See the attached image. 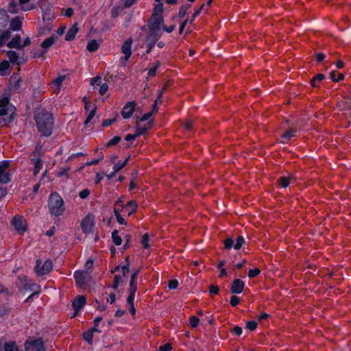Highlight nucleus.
Instances as JSON below:
<instances>
[{"label":"nucleus","mask_w":351,"mask_h":351,"mask_svg":"<svg viewBox=\"0 0 351 351\" xmlns=\"http://www.w3.org/2000/svg\"><path fill=\"white\" fill-rule=\"evenodd\" d=\"M34 119L40 136L49 137L53 134L54 118L51 112L45 108H36L34 111Z\"/></svg>","instance_id":"obj_1"},{"label":"nucleus","mask_w":351,"mask_h":351,"mask_svg":"<svg viewBox=\"0 0 351 351\" xmlns=\"http://www.w3.org/2000/svg\"><path fill=\"white\" fill-rule=\"evenodd\" d=\"M48 208L49 213L53 216L60 217L63 215L65 207L63 199L58 193L53 192L49 195Z\"/></svg>","instance_id":"obj_2"},{"label":"nucleus","mask_w":351,"mask_h":351,"mask_svg":"<svg viewBox=\"0 0 351 351\" xmlns=\"http://www.w3.org/2000/svg\"><path fill=\"white\" fill-rule=\"evenodd\" d=\"M164 25V17L162 14H152L148 20L147 26L152 32H159L161 27Z\"/></svg>","instance_id":"obj_3"},{"label":"nucleus","mask_w":351,"mask_h":351,"mask_svg":"<svg viewBox=\"0 0 351 351\" xmlns=\"http://www.w3.org/2000/svg\"><path fill=\"white\" fill-rule=\"evenodd\" d=\"M19 279L21 281V287H19V289L22 291H41L40 286L35 282H33L32 280L28 278L26 276H20L19 277Z\"/></svg>","instance_id":"obj_4"},{"label":"nucleus","mask_w":351,"mask_h":351,"mask_svg":"<svg viewBox=\"0 0 351 351\" xmlns=\"http://www.w3.org/2000/svg\"><path fill=\"white\" fill-rule=\"evenodd\" d=\"M41 262L40 260L36 261L35 266V271L38 276H42L49 274L53 268V263L50 259L46 260L40 266Z\"/></svg>","instance_id":"obj_5"},{"label":"nucleus","mask_w":351,"mask_h":351,"mask_svg":"<svg viewBox=\"0 0 351 351\" xmlns=\"http://www.w3.org/2000/svg\"><path fill=\"white\" fill-rule=\"evenodd\" d=\"M12 225L14 227L15 230L20 235L24 234V233L27 230L25 220L22 216H14L12 220Z\"/></svg>","instance_id":"obj_6"},{"label":"nucleus","mask_w":351,"mask_h":351,"mask_svg":"<svg viewBox=\"0 0 351 351\" xmlns=\"http://www.w3.org/2000/svg\"><path fill=\"white\" fill-rule=\"evenodd\" d=\"M161 34L160 32H150L149 34L146 36L145 43H146V53H150L153 48L154 47L157 41L160 38Z\"/></svg>","instance_id":"obj_7"},{"label":"nucleus","mask_w":351,"mask_h":351,"mask_svg":"<svg viewBox=\"0 0 351 351\" xmlns=\"http://www.w3.org/2000/svg\"><path fill=\"white\" fill-rule=\"evenodd\" d=\"M80 226L84 233L90 234L93 232L95 222L91 215H87L82 219Z\"/></svg>","instance_id":"obj_8"},{"label":"nucleus","mask_w":351,"mask_h":351,"mask_svg":"<svg viewBox=\"0 0 351 351\" xmlns=\"http://www.w3.org/2000/svg\"><path fill=\"white\" fill-rule=\"evenodd\" d=\"M245 243V240L243 236H239L237 238L236 242L234 243L232 238H228L223 241L224 248L226 250H230L234 248V250H239Z\"/></svg>","instance_id":"obj_9"},{"label":"nucleus","mask_w":351,"mask_h":351,"mask_svg":"<svg viewBox=\"0 0 351 351\" xmlns=\"http://www.w3.org/2000/svg\"><path fill=\"white\" fill-rule=\"evenodd\" d=\"M10 161L5 160L0 162V183L8 184L11 181V174L8 172H5V170L8 168Z\"/></svg>","instance_id":"obj_10"},{"label":"nucleus","mask_w":351,"mask_h":351,"mask_svg":"<svg viewBox=\"0 0 351 351\" xmlns=\"http://www.w3.org/2000/svg\"><path fill=\"white\" fill-rule=\"evenodd\" d=\"M32 347L35 348L34 351H45L44 348L43 340L39 337L34 340H27L24 343L25 351H28Z\"/></svg>","instance_id":"obj_11"},{"label":"nucleus","mask_w":351,"mask_h":351,"mask_svg":"<svg viewBox=\"0 0 351 351\" xmlns=\"http://www.w3.org/2000/svg\"><path fill=\"white\" fill-rule=\"evenodd\" d=\"M90 274L88 271H75L73 277L76 284L80 286L86 285L90 278Z\"/></svg>","instance_id":"obj_12"},{"label":"nucleus","mask_w":351,"mask_h":351,"mask_svg":"<svg viewBox=\"0 0 351 351\" xmlns=\"http://www.w3.org/2000/svg\"><path fill=\"white\" fill-rule=\"evenodd\" d=\"M86 303V299L84 295H78L75 298L72 302V308L74 310L73 317L77 316V313L82 310Z\"/></svg>","instance_id":"obj_13"},{"label":"nucleus","mask_w":351,"mask_h":351,"mask_svg":"<svg viewBox=\"0 0 351 351\" xmlns=\"http://www.w3.org/2000/svg\"><path fill=\"white\" fill-rule=\"evenodd\" d=\"M136 106V103L134 101L127 102L123 107L121 112L122 117L124 119H130L135 110Z\"/></svg>","instance_id":"obj_14"},{"label":"nucleus","mask_w":351,"mask_h":351,"mask_svg":"<svg viewBox=\"0 0 351 351\" xmlns=\"http://www.w3.org/2000/svg\"><path fill=\"white\" fill-rule=\"evenodd\" d=\"M297 180L296 177L293 173H289L287 176H280L277 180V183L280 186L281 188L286 189L291 184L295 183Z\"/></svg>","instance_id":"obj_15"},{"label":"nucleus","mask_w":351,"mask_h":351,"mask_svg":"<svg viewBox=\"0 0 351 351\" xmlns=\"http://www.w3.org/2000/svg\"><path fill=\"white\" fill-rule=\"evenodd\" d=\"M132 38L131 37L126 39L122 46H121V52L124 54V60H128L132 55Z\"/></svg>","instance_id":"obj_16"},{"label":"nucleus","mask_w":351,"mask_h":351,"mask_svg":"<svg viewBox=\"0 0 351 351\" xmlns=\"http://www.w3.org/2000/svg\"><path fill=\"white\" fill-rule=\"evenodd\" d=\"M245 287V282L241 279H235L232 281L230 286V293L232 294H240Z\"/></svg>","instance_id":"obj_17"},{"label":"nucleus","mask_w":351,"mask_h":351,"mask_svg":"<svg viewBox=\"0 0 351 351\" xmlns=\"http://www.w3.org/2000/svg\"><path fill=\"white\" fill-rule=\"evenodd\" d=\"M121 269L123 277H126L130 273V260L129 256L125 258V263L123 265H117L114 269L111 270V273L118 272Z\"/></svg>","instance_id":"obj_18"},{"label":"nucleus","mask_w":351,"mask_h":351,"mask_svg":"<svg viewBox=\"0 0 351 351\" xmlns=\"http://www.w3.org/2000/svg\"><path fill=\"white\" fill-rule=\"evenodd\" d=\"M10 21V17L7 13V11L1 9L0 10V30L8 29V25Z\"/></svg>","instance_id":"obj_19"},{"label":"nucleus","mask_w":351,"mask_h":351,"mask_svg":"<svg viewBox=\"0 0 351 351\" xmlns=\"http://www.w3.org/2000/svg\"><path fill=\"white\" fill-rule=\"evenodd\" d=\"M77 23H74L68 30L65 36V40L73 41L75 40L77 33L78 32Z\"/></svg>","instance_id":"obj_20"},{"label":"nucleus","mask_w":351,"mask_h":351,"mask_svg":"<svg viewBox=\"0 0 351 351\" xmlns=\"http://www.w3.org/2000/svg\"><path fill=\"white\" fill-rule=\"evenodd\" d=\"M30 162L32 165H34L33 174L34 176H36L43 167V160L41 158H32L30 159Z\"/></svg>","instance_id":"obj_21"},{"label":"nucleus","mask_w":351,"mask_h":351,"mask_svg":"<svg viewBox=\"0 0 351 351\" xmlns=\"http://www.w3.org/2000/svg\"><path fill=\"white\" fill-rule=\"evenodd\" d=\"M7 46L10 49L15 48L19 50L22 49L23 46H21V36L19 34L16 35L9 43H8Z\"/></svg>","instance_id":"obj_22"},{"label":"nucleus","mask_w":351,"mask_h":351,"mask_svg":"<svg viewBox=\"0 0 351 351\" xmlns=\"http://www.w3.org/2000/svg\"><path fill=\"white\" fill-rule=\"evenodd\" d=\"M140 271H141L140 269H136L134 270L132 274H131L130 283H129V285H130L129 289L132 290V289H134V290L137 291L138 286H137L136 280H137L138 275L140 273Z\"/></svg>","instance_id":"obj_23"},{"label":"nucleus","mask_w":351,"mask_h":351,"mask_svg":"<svg viewBox=\"0 0 351 351\" xmlns=\"http://www.w3.org/2000/svg\"><path fill=\"white\" fill-rule=\"evenodd\" d=\"M295 136H296V130H293L292 128H289V130L285 131L283 134H282L281 142L282 143H287L291 138L295 137Z\"/></svg>","instance_id":"obj_24"},{"label":"nucleus","mask_w":351,"mask_h":351,"mask_svg":"<svg viewBox=\"0 0 351 351\" xmlns=\"http://www.w3.org/2000/svg\"><path fill=\"white\" fill-rule=\"evenodd\" d=\"M10 62L4 60L0 62V75L6 76L10 73Z\"/></svg>","instance_id":"obj_25"},{"label":"nucleus","mask_w":351,"mask_h":351,"mask_svg":"<svg viewBox=\"0 0 351 351\" xmlns=\"http://www.w3.org/2000/svg\"><path fill=\"white\" fill-rule=\"evenodd\" d=\"M58 40V36L53 35L50 37L47 38L41 43V47L43 49L46 50L52 46Z\"/></svg>","instance_id":"obj_26"},{"label":"nucleus","mask_w":351,"mask_h":351,"mask_svg":"<svg viewBox=\"0 0 351 351\" xmlns=\"http://www.w3.org/2000/svg\"><path fill=\"white\" fill-rule=\"evenodd\" d=\"M11 36L10 29L0 30V48L3 47Z\"/></svg>","instance_id":"obj_27"},{"label":"nucleus","mask_w":351,"mask_h":351,"mask_svg":"<svg viewBox=\"0 0 351 351\" xmlns=\"http://www.w3.org/2000/svg\"><path fill=\"white\" fill-rule=\"evenodd\" d=\"M10 30L12 29L13 31H19L21 29L22 27V21L19 17H15L10 21Z\"/></svg>","instance_id":"obj_28"},{"label":"nucleus","mask_w":351,"mask_h":351,"mask_svg":"<svg viewBox=\"0 0 351 351\" xmlns=\"http://www.w3.org/2000/svg\"><path fill=\"white\" fill-rule=\"evenodd\" d=\"M128 206H132V210L128 212V216H130L134 213L138 208V204L136 201L130 200L125 205L122 206L121 211L128 210Z\"/></svg>","instance_id":"obj_29"},{"label":"nucleus","mask_w":351,"mask_h":351,"mask_svg":"<svg viewBox=\"0 0 351 351\" xmlns=\"http://www.w3.org/2000/svg\"><path fill=\"white\" fill-rule=\"evenodd\" d=\"M153 122H154V119H152L151 121H148V123L147 124V126L136 127V130H135V134H134L136 137L137 138L139 136L145 134L147 132V130L149 129L151 125L153 124Z\"/></svg>","instance_id":"obj_30"},{"label":"nucleus","mask_w":351,"mask_h":351,"mask_svg":"<svg viewBox=\"0 0 351 351\" xmlns=\"http://www.w3.org/2000/svg\"><path fill=\"white\" fill-rule=\"evenodd\" d=\"M326 78L325 75L322 73H319L315 75L310 81L311 85L314 87H318L319 84Z\"/></svg>","instance_id":"obj_31"},{"label":"nucleus","mask_w":351,"mask_h":351,"mask_svg":"<svg viewBox=\"0 0 351 351\" xmlns=\"http://www.w3.org/2000/svg\"><path fill=\"white\" fill-rule=\"evenodd\" d=\"M124 277L123 276H121L119 274H116L114 276L113 283L112 285V288L114 291H118V288L121 285H123L125 282V280L123 279Z\"/></svg>","instance_id":"obj_32"},{"label":"nucleus","mask_w":351,"mask_h":351,"mask_svg":"<svg viewBox=\"0 0 351 351\" xmlns=\"http://www.w3.org/2000/svg\"><path fill=\"white\" fill-rule=\"evenodd\" d=\"M18 73H14L10 79L12 82V88L14 90H19L21 88V82H22L21 77L16 78Z\"/></svg>","instance_id":"obj_33"},{"label":"nucleus","mask_w":351,"mask_h":351,"mask_svg":"<svg viewBox=\"0 0 351 351\" xmlns=\"http://www.w3.org/2000/svg\"><path fill=\"white\" fill-rule=\"evenodd\" d=\"M4 351H19V348L14 341H7L3 346Z\"/></svg>","instance_id":"obj_34"},{"label":"nucleus","mask_w":351,"mask_h":351,"mask_svg":"<svg viewBox=\"0 0 351 351\" xmlns=\"http://www.w3.org/2000/svg\"><path fill=\"white\" fill-rule=\"evenodd\" d=\"M21 6L17 4L15 0H10L8 6V10L9 12L12 14H16L19 12Z\"/></svg>","instance_id":"obj_35"},{"label":"nucleus","mask_w":351,"mask_h":351,"mask_svg":"<svg viewBox=\"0 0 351 351\" xmlns=\"http://www.w3.org/2000/svg\"><path fill=\"white\" fill-rule=\"evenodd\" d=\"M6 55L9 58V62L12 64L16 63L18 65H20V63L17 62L19 60V55L16 51L13 50H9L7 51Z\"/></svg>","instance_id":"obj_36"},{"label":"nucleus","mask_w":351,"mask_h":351,"mask_svg":"<svg viewBox=\"0 0 351 351\" xmlns=\"http://www.w3.org/2000/svg\"><path fill=\"white\" fill-rule=\"evenodd\" d=\"M99 47V45L96 40H92L89 41L86 46V49L89 52H95Z\"/></svg>","instance_id":"obj_37"},{"label":"nucleus","mask_w":351,"mask_h":351,"mask_svg":"<svg viewBox=\"0 0 351 351\" xmlns=\"http://www.w3.org/2000/svg\"><path fill=\"white\" fill-rule=\"evenodd\" d=\"M15 116L16 114L14 112H13L6 118H3L2 119H0V123L3 124L5 126H8L9 125L14 122Z\"/></svg>","instance_id":"obj_38"},{"label":"nucleus","mask_w":351,"mask_h":351,"mask_svg":"<svg viewBox=\"0 0 351 351\" xmlns=\"http://www.w3.org/2000/svg\"><path fill=\"white\" fill-rule=\"evenodd\" d=\"M112 239L115 245L119 246L122 243V239L119 236V231L117 229L112 232Z\"/></svg>","instance_id":"obj_39"},{"label":"nucleus","mask_w":351,"mask_h":351,"mask_svg":"<svg viewBox=\"0 0 351 351\" xmlns=\"http://www.w3.org/2000/svg\"><path fill=\"white\" fill-rule=\"evenodd\" d=\"M83 339L86 341L89 345L93 344V334L89 330H86L82 334Z\"/></svg>","instance_id":"obj_40"},{"label":"nucleus","mask_w":351,"mask_h":351,"mask_svg":"<svg viewBox=\"0 0 351 351\" xmlns=\"http://www.w3.org/2000/svg\"><path fill=\"white\" fill-rule=\"evenodd\" d=\"M160 66V62L157 60L155 63L153 67L149 69L148 71V76L149 77H154L156 75V71L158 69Z\"/></svg>","instance_id":"obj_41"},{"label":"nucleus","mask_w":351,"mask_h":351,"mask_svg":"<svg viewBox=\"0 0 351 351\" xmlns=\"http://www.w3.org/2000/svg\"><path fill=\"white\" fill-rule=\"evenodd\" d=\"M136 292V291L134 290V289H132V290L129 289V295L127 298V304L128 306L134 305V302Z\"/></svg>","instance_id":"obj_42"},{"label":"nucleus","mask_w":351,"mask_h":351,"mask_svg":"<svg viewBox=\"0 0 351 351\" xmlns=\"http://www.w3.org/2000/svg\"><path fill=\"white\" fill-rule=\"evenodd\" d=\"M338 78H336V73L335 71H332L330 73V78L334 82H338L341 80H343L344 79V75L341 73H337Z\"/></svg>","instance_id":"obj_43"},{"label":"nucleus","mask_w":351,"mask_h":351,"mask_svg":"<svg viewBox=\"0 0 351 351\" xmlns=\"http://www.w3.org/2000/svg\"><path fill=\"white\" fill-rule=\"evenodd\" d=\"M121 138L119 136H114L111 140H110L106 144V147L110 148L118 144V143L121 141Z\"/></svg>","instance_id":"obj_44"},{"label":"nucleus","mask_w":351,"mask_h":351,"mask_svg":"<svg viewBox=\"0 0 351 351\" xmlns=\"http://www.w3.org/2000/svg\"><path fill=\"white\" fill-rule=\"evenodd\" d=\"M258 324L255 321H248L246 322L245 328L250 332H252L256 330Z\"/></svg>","instance_id":"obj_45"},{"label":"nucleus","mask_w":351,"mask_h":351,"mask_svg":"<svg viewBox=\"0 0 351 351\" xmlns=\"http://www.w3.org/2000/svg\"><path fill=\"white\" fill-rule=\"evenodd\" d=\"M30 0H19L21 10L23 11H28L34 9L35 7L31 5L29 6L27 5H25L27 3H28Z\"/></svg>","instance_id":"obj_46"},{"label":"nucleus","mask_w":351,"mask_h":351,"mask_svg":"<svg viewBox=\"0 0 351 351\" xmlns=\"http://www.w3.org/2000/svg\"><path fill=\"white\" fill-rule=\"evenodd\" d=\"M149 234L147 233L143 234V237H142L141 244H142L143 247L144 249H149V248L150 246H149Z\"/></svg>","instance_id":"obj_47"},{"label":"nucleus","mask_w":351,"mask_h":351,"mask_svg":"<svg viewBox=\"0 0 351 351\" xmlns=\"http://www.w3.org/2000/svg\"><path fill=\"white\" fill-rule=\"evenodd\" d=\"M96 110H97V107L95 106L89 112L88 115L87 116L86 120L84 121V124L85 125H88L90 121L91 120L93 119V118L95 117V113H96Z\"/></svg>","instance_id":"obj_48"},{"label":"nucleus","mask_w":351,"mask_h":351,"mask_svg":"<svg viewBox=\"0 0 351 351\" xmlns=\"http://www.w3.org/2000/svg\"><path fill=\"white\" fill-rule=\"evenodd\" d=\"M190 7H191L190 4H185V5H181V7L179 9V13H178L179 17H180V18L184 17L187 13V12H186L187 9L189 8Z\"/></svg>","instance_id":"obj_49"},{"label":"nucleus","mask_w":351,"mask_h":351,"mask_svg":"<svg viewBox=\"0 0 351 351\" xmlns=\"http://www.w3.org/2000/svg\"><path fill=\"white\" fill-rule=\"evenodd\" d=\"M182 127L185 132H191L193 130V121H188L182 124Z\"/></svg>","instance_id":"obj_50"},{"label":"nucleus","mask_w":351,"mask_h":351,"mask_svg":"<svg viewBox=\"0 0 351 351\" xmlns=\"http://www.w3.org/2000/svg\"><path fill=\"white\" fill-rule=\"evenodd\" d=\"M163 4L162 3H158L155 5L152 14H162L163 12Z\"/></svg>","instance_id":"obj_51"},{"label":"nucleus","mask_w":351,"mask_h":351,"mask_svg":"<svg viewBox=\"0 0 351 351\" xmlns=\"http://www.w3.org/2000/svg\"><path fill=\"white\" fill-rule=\"evenodd\" d=\"M199 319L196 316L192 315L189 317V324L191 328H195L198 326Z\"/></svg>","instance_id":"obj_52"},{"label":"nucleus","mask_w":351,"mask_h":351,"mask_svg":"<svg viewBox=\"0 0 351 351\" xmlns=\"http://www.w3.org/2000/svg\"><path fill=\"white\" fill-rule=\"evenodd\" d=\"M261 274L260 269L256 267L254 269H250L248 271V277L250 278H254Z\"/></svg>","instance_id":"obj_53"},{"label":"nucleus","mask_w":351,"mask_h":351,"mask_svg":"<svg viewBox=\"0 0 351 351\" xmlns=\"http://www.w3.org/2000/svg\"><path fill=\"white\" fill-rule=\"evenodd\" d=\"M10 104V97L4 96L0 99V108H8Z\"/></svg>","instance_id":"obj_54"},{"label":"nucleus","mask_w":351,"mask_h":351,"mask_svg":"<svg viewBox=\"0 0 351 351\" xmlns=\"http://www.w3.org/2000/svg\"><path fill=\"white\" fill-rule=\"evenodd\" d=\"M122 8L119 5H115L112 8L111 10V17L112 18H117L119 14H120V12L121 11Z\"/></svg>","instance_id":"obj_55"},{"label":"nucleus","mask_w":351,"mask_h":351,"mask_svg":"<svg viewBox=\"0 0 351 351\" xmlns=\"http://www.w3.org/2000/svg\"><path fill=\"white\" fill-rule=\"evenodd\" d=\"M125 167V162H122L121 160H119L116 164L113 166V170L114 172L118 173L119 171H121L123 168Z\"/></svg>","instance_id":"obj_56"},{"label":"nucleus","mask_w":351,"mask_h":351,"mask_svg":"<svg viewBox=\"0 0 351 351\" xmlns=\"http://www.w3.org/2000/svg\"><path fill=\"white\" fill-rule=\"evenodd\" d=\"M41 149L40 145H36L35 150L32 152V158H41Z\"/></svg>","instance_id":"obj_57"},{"label":"nucleus","mask_w":351,"mask_h":351,"mask_svg":"<svg viewBox=\"0 0 351 351\" xmlns=\"http://www.w3.org/2000/svg\"><path fill=\"white\" fill-rule=\"evenodd\" d=\"M167 87V85L165 84L160 90H158L157 97L154 101H157V102L161 103V101H162L161 99L162 97V95H163L164 92L165 91Z\"/></svg>","instance_id":"obj_58"},{"label":"nucleus","mask_w":351,"mask_h":351,"mask_svg":"<svg viewBox=\"0 0 351 351\" xmlns=\"http://www.w3.org/2000/svg\"><path fill=\"white\" fill-rule=\"evenodd\" d=\"M66 76L65 75H59L53 80V83L56 86L58 87H60L62 82L65 80Z\"/></svg>","instance_id":"obj_59"},{"label":"nucleus","mask_w":351,"mask_h":351,"mask_svg":"<svg viewBox=\"0 0 351 351\" xmlns=\"http://www.w3.org/2000/svg\"><path fill=\"white\" fill-rule=\"evenodd\" d=\"M230 332L239 337L243 333V329L241 326H235L231 330Z\"/></svg>","instance_id":"obj_60"},{"label":"nucleus","mask_w":351,"mask_h":351,"mask_svg":"<svg viewBox=\"0 0 351 351\" xmlns=\"http://www.w3.org/2000/svg\"><path fill=\"white\" fill-rule=\"evenodd\" d=\"M41 293V291H37L35 292H33L32 294H30L24 301L25 303H28L31 302L35 297H38V295Z\"/></svg>","instance_id":"obj_61"},{"label":"nucleus","mask_w":351,"mask_h":351,"mask_svg":"<svg viewBox=\"0 0 351 351\" xmlns=\"http://www.w3.org/2000/svg\"><path fill=\"white\" fill-rule=\"evenodd\" d=\"M179 285L177 280H170L168 282V287L170 290H173L178 288Z\"/></svg>","instance_id":"obj_62"},{"label":"nucleus","mask_w":351,"mask_h":351,"mask_svg":"<svg viewBox=\"0 0 351 351\" xmlns=\"http://www.w3.org/2000/svg\"><path fill=\"white\" fill-rule=\"evenodd\" d=\"M219 289L218 286L211 285L209 287V293L210 295H217L219 293Z\"/></svg>","instance_id":"obj_63"},{"label":"nucleus","mask_w":351,"mask_h":351,"mask_svg":"<svg viewBox=\"0 0 351 351\" xmlns=\"http://www.w3.org/2000/svg\"><path fill=\"white\" fill-rule=\"evenodd\" d=\"M172 350V346L170 343H165L159 347V351H171Z\"/></svg>","instance_id":"obj_64"}]
</instances>
